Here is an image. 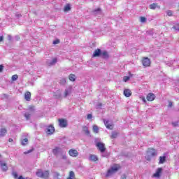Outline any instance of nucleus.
Returning a JSON list of instances; mask_svg holds the SVG:
<instances>
[{"label": "nucleus", "mask_w": 179, "mask_h": 179, "mask_svg": "<svg viewBox=\"0 0 179 179\" xmlns=\"http://www.w3.org/2000/svg\"><path fill=\"white\" fill-rule=\"evenodd\" d=\"M8 142H13V139L9 138V139H8Z\"/></svg>", "instance_id": "6e6d98bb"}, {"label": "nucleus", "mask_w": 179, "mask_h": 179, "mask_svg": "<svg viewBox=\"0 0 179 179\" xmlns=\"http://www.w3.org/2000/svg\"><path fill=\"white\" fill-rule=\"evenodd\" d=\"M162 173H163V168H158L156 172L152 175V177H154L155 178H160Z\"/></svg>", "instance_id": "423d86ee"}, {"label": "nucleus", "mask_w": 179, "mask_h": 179, "mask_svg": "<svg viewBox=\"0 0 179 179\" xmlns=\"http://www.w3.org/2000/svg\"><path fill=\"white\" fill-rule=\"evenodd\" d=\"M24 99L27 101H30V100H31V93L29 91L26 92L24 94Z\"/></svg>", "instance_id": "f8f14e48"}, {"label": "nucleus", "mask_w": 179, "mask_h": 179, "mask_svg": "<svg viewBox=\"0 0 179 179\" xmlns=\"http://www.w3.org/2000/svg\"><path fill=\"white\" fill-rule=\"evenodd\" d=\"M3 71V66L2 64H0V72H2Z\"/></svg>", "instance_id": "a18cd8bd"}, {"label": "nucleus", "mask_w": 179, "mask_h": 179, "mask_svg": "<svg viewBox=\"0 0 179 179\" xmlns=\"http://www.w3.org/2000/svg\"><path fill=\"white\" fill-rule=\"evenodd\" d=\"M101 55L103 56V58H108V52L107 51L101 52Z\"/></svg>", "instance_id": "393cba45"}, {"label": "nucleus", "mask_w": 179, "mask_h": 179, "mask_svg": "<svg viewBox=\"0 0 179 179\" xmlns=\"http://www.w3.org/2000/svg\"><path fill=\"white\" fill-rule=\"evenodd\" d=\"M3 41V36H0V43Z\"/></svg>", "instance_id": "3c124183"}, {"label": "nucleus", "mask_w": 179, "mask_h": 179, "mask_svg": "<svg viewBox=\"0 0 179 179\" xmlns=\"http://www.w3.org/2000/svg\"><path fill=\"white\" fill-rule=\"evenodd\" d=\"M61 159H62V160H66L68 159V157L66 156V154H62L61 155Z\"/></svg>", "instance_id": "c756f323"}, {"label": "nucleus", "mask_w": 179, "mask_h": 179, "mask_svg": "<svg viewBox=\"0 0 179 179\" xmlns=\"http://www.w3.org/2000/svg\"><path fill=\"white\" fill-rule=\"evenodd\" d=\"M173 29H174V30H176V31H179V24H176L175 26H173Z\"/></svg>", "instance_id": "473e14b6"}, {"label": "nucleus", "mask_w": 179, "mask_h": 179, "mask_svg": "<svg viewBox=\"0 0 179 179\" xmlns=\"http://www.w3.org/2000/svg\"><path fill=\"white\" fill-rule=\"evenodd\" d=\"M142 64L145 68L148 66H150V59H149L148 57H143Z\"/></svg>", "instance_id": "0eeeda50"}, {"label": "nucleus", "mask_w": 179, "mask_h": 179, "mask_svg": "<svg viewBox=\"0 0 179 179\" xmlns=\"http://www.w3.org/2000/svg\"><path fill=\"white\" fill-rule=\"evenodd\" d=\"M90 160L91 162H97L99 160V157L95 155H90Z\"/></svg>", "instance_id": "dca6fc26"}, {"label": "nucleus", "mask_w": 179, "mask_h": 179, "mask_svg": "<svg viewBox=\"0 0 179 179\" xmlns=\"http://www.w3.org/2000/svg\"><path fill=\"white\" fill-rule=\"evenodd\" d=\"M146 99L148 101H153L156 99V95L153 93H149L147 94Z\"/></svg>", "instance_id": "6e6552de"}, {"label": "nucleus", "mask_w": 179, "mask_h": 179, "mask_svg": "<svg viewBox=\"0 0 179 179\" xmlns=\"http://www.w3.org/2000/svg\"><path fill=\"white\" fill-rule=\"evenodd\" d=\"M104 124L108 129H113V124H109L108 120L105 121Z\"/></svg>", "instance_id": "4be33fe9"}, {"label": "nucleus", "mask_w": 179, "mask_h": 179, "mask_svg": "<svg viewBox=\"0 0 179 179\" xmlns=\"http://www.w3.org/2000/svg\"><path fill=\"white\" fill-rule=\"evenodd\" d=\"M36 176L37 177H39V178L48 179L50 178V171L46 170L43 171L41 169H38L36 171Z\"/></svg>", "instance_id": "f03ea898"}, {"label": "nucleus", "mask_w": 179, "mask_h": 179, "mask_svg": "<svg viewBox=\"0 0 179 179\" xmlns=\"http://www.w3.org/2000/svg\"><path fill=\"white\" fill-rule=\"evenodd\" d=\"M57 58H54L52 62L50 63V65H54L55 64H57Z\"/></svg>", "instance_id": "72a5a7b5"}, {"label": "nucleus", "mask_w": 179, "mask_h": 179, "mask_svg": "<svg viewBox=\"0 0 179 179\" xmlns=\"http://www.w3.org/2000/svg\"><path fill=\"white\" fill-rule=\"evenodd\" d=\"M166 13H167L168 16H173V11L172 10H168Z\"/></svg>", "instance_id": "ea45409f"}, {"label": "nucleus", "mask_w": 179, "mask_h": 179, "mask_svg": "<svg viewBox=\"0 0 179 179\" xmlns=\"http://www.w3.org/2000/svg\"><path fill=\"white\" fill-rule=\"evenodd\" d=\"M65 83H66V79L62 78V79L60 80V85H65Z\"/></svg>", "instance_id": "c9c22d12"}, {"label": "nucleus", "mask_w": 179, "mask_h": 179, "mask_svg": "<svg viewBox=\"0 0 179 179\" xmlns=\"http://www.w3.org/2000/svg\"><path fill=\"white\" fill-rule=\"evenodd\" d=\"M146 160H148V162H150V157H147Z\"/></svg>", "instance_id": "603ef678"}, {"label": "nucleus", "mask_w": 179, "mask_h": 179, "mask_svg": "<svg viewBox=\"0 0 179 179\" xmlns=\"http://www.w3.org/2000/svg\"><path fill=\"white\" fill-rule=\"evenodd\" d=\"M53 96L55 99H59L61 97V94H56L54 93Z\"/></svg>", "instance_id": "4c0bfd02"}, {"label": "nucleus", "mask_w": 179, "mask_h": 179, "mask_svg": "<svg viewBox=\"0 0 179 179\" xmlns=\"http://www.w3.org/2000/svg\"><path fill=\"white\" fill-rule=\"evenodd\" d=\"M67 179H76V177L75 176V172H73V171H71L69 172Z\"/></svg>", "instance_id": "f3484780"}, {"label": "nucleus", "mask_w": 179, "mask_h": 179, "mask_svg": "<svg viewBox=\"0 0 179 179\" xmlns=\"http://www.w3.org/2000/svg\"><path fill=\"white\" fill-rule=\"evenodd\" d=\"M100 55H101V50L96 49L94 50L92 55V58H96V57H100Z\"/></svg>", "instance_id": "9b49d317"}, {"label": "nucleus", "mask_w": 179, "mask_h": 179, "mask_svg": "<svg viewBox=\"0 0 179 179\" xmlns=\"http://www.w3.org/2000/svg\"><path fill=\"white\" fill-rule=\"evenodd\" d=\"M6 132H7L6 129H5V128L1 129L0 130V135H1V136H5V135H6Z\"/></svg>", "instance_id": "b1692460"}, {"label": "nucleus", "mask_w": 179, "mask_h": 179, "mask_svg": "<svg viewBox=\"0 0 179 179\" xmlns=\"http://www.w3.org/2000/svg\"><path fill=\"white\" fill-rule=\"evenodd\" d=\"M54 132H55V129L53 127L52 125H50L47 129L48 135H52Z\"/></svg>", "instance_id": "1a4fd4ad"}, {"label": "nucleus", "mask_w": 179, "mask_h": 179, "mask_svg": "<svg viewBox=\"0 0 179 179\" xmlns=\"http://www.w3.org/2000/svg\"><path fill=\"white\" fill-rule=\"evenodd\" d=\"M96 146L101 153H104L106 152V144H104V143L98 142L96 143Z\"/></svg>", "instance_id": "7ed1b4c3"}, {"label": "nucleus", "mask_w": 179, "mask_h": 179, "mask_svg": "<svg viewBox=\"0 0 179 179\" xmlns=\"http://www.w3.org/2000/svg\"><path fill=\"white\" fill-rule=\"evenodd\" d=\"M8 38H9V40H10L12 38V37L10 36H8Z\"/></svg>", "instance_id": "4d7b16f0"}, {"label": "nucleus", "mask_w": 179, "mask_h": 179, "mask_svg": "<svg viewBox=\"0 0 179 179\" xmlns=\"http://www.w3.org/2000/svg\"><path fill=\"white\" fill-rule=\"evenodd\" d=\"M18 78H19V76L17 74H15L12 76V80L13 81L17 80Z\"/></svg>", "instance_id": "2f4dec72"}, {"label": "nucleus", "mask_w": 179, "mask_h": 179, "mask_svg": "<svg viewBox=\"0 0 179 179\" xmlns=\"http://www.w3.org/2000/svg\"><path fill=\"white\" fill-rule=\"evenodd\" d=\"M92 114H88L87 115V120H92Z\"/></svg>", "instance_id": "de8ad7c7"}, {"label": "nucleus", "mask_w": 179, "mask_h": 179, "mask_svg": "<svg viewBox=\"0 0 179 179\" xmlns=\"http://www.w3.org/2000/svg\"><path fill=\"white\" fill-rule=\"evenodd\" d=\"M142 101H143L144 103H146V99L145 98V96H143V97H142Z\"/></svg>", "instance_id": "8fccbe9b"}, {"label": "nucleus", "mask_w": 179, "mask_h": 179, "mask_svg": "<svg viewBox=\"0 0 179 179\" xmlns=\"http://www.w3.org/2000/svg\"><path fill=\"white\" fill-rule=\"evenodd\" d=\"M83 132H85V135H87V136H90V131H89V127L84 126L83 127Z\"/></svg>", "instance_id": "2eb2a0df"}, {"label": "nucleus", "mask_w": 179, "mask_h": 179, "mask_svg": "<svg viewBox=\"0 0 179 179\" xmlns=\"http://www.w3.org/2000/svg\"><path fill=\"white\" fill-rule=\"evenodd\" d=\"M69 79L71 82H75V80H76V76H75V74H70L69 76Z\"/></svg>", "instance_id": "a211bd4d"}, {"label": "nucleus", "mask_w": 179, "mask_h": 179, "mask_svg": "<svg viewBox=\"0 0 179 179\" xmlns=\"http://www.w3.org/2000/svg\"><path fill=\"white\" fill-rule=\"evenodd\" d=\"M29 142V140L27 138H24L22 141V145L24 146V145H27V143Z\"/></svg>", "instance_id": "c85d7f7f"}, {"label": "nucleus", "mask_w": 179, "mask_h": 179, "mask_svg": "<svg viewBox=\"0 0 179 179\" xmlns=\"http://www.w3.org/2000/svg\"><path fill=\"white\" fill-rule=\"evenodd\" d=\"M122 179H127V176L123 175V176H122Z\"/></svg>", "instance_id": "864d4df0"}, {"label": "nucleus", "mask_w": 179, "mask_h": 179, "mask_svg": "<svg viewBox=\"0 0 179 179\" xmlns=\"http://www.w3.org/2000/svg\"><path fill=\"white\" fill-rule=\"evenodd\" d=\"M53 155L55 156H58V155H59L60 152H61V148L59 147H55L52 150Z\"/></svg>", "instance_id": "9d476101"}, {"label": "nucleus", "mask_w": 179, "mask_h": 179, "mask_svg": "<svg viewBox=\"0 0 179 179\" xmlns=\"http://www.w3.org/2000/svg\"><path fill=\"white\" fill-rule=\"evenodd\" d=\"M30 115H31L30 113H26L24 114V117H25L26 120H30Z\"/></svg>", "instance_id": "f704fd0d"}, {"label": "nucleus", "mask_w": 179, "mask_h": 179, "mask_svg": "<svg viewBox=\"0 0 179 179\" xmlns=\"http://www.w3.org/2000/svg\"><path fill=\"white\" fill-rule=\"evenodd\" d=\"M124 95L125 97H131V96H132V92H131L129 89H125L124 90Z\"/></svg>", "instance_id": "ddd939ff"}, {"label": "nucleus", "mask_w": 179, "mask_h": 179, "mask_svg": "<svg viewBox=\"0 0 179 179\" xmlns=\"http://www.w3.org/2000/svg\"><path fill=\"white\" fill-rule=\"evenodd\" d=\"M140 22H141V23H146V17H140Z\"/></svg>", "instance_id": "7c9ffc66"}, {"label": "nucleus", "mask_w": 179, "mask_h": 179, "mask_svg": "<svg viewBox=\"0 0 179 179\" xmlns=\"http://www.w3.org/2000/svg\"><path fill=\"white\" fill-rule=\"evenodd\" d=\"M29 110H31V111H34V106H29Z\"/></svg>", "instance_id": "c03bdc74"}, {"label": "nucleus", "mask_w": 179, "mask_h": 179, "mask_svg": "<svg viewBox=\"0 0 179 179\" xmlns=\"http://www.w3.org/2000/svg\"><path fill=\"white\" fill-rule=\"evenodd\" d=\"M118 136V133L114 131L112 133V135L110 136L111 139H115Z\"/></svg>", "instance_id": "bb28decb"}, {"label": "nucleus", "mask_w": 179, "mask_h": 179, "mask_svg": "<svg viewBox=\"0 0 179 179\" xmlns=\"http://www.w3.org/2000/svg\"><path fill=\"white\" fill-rule=\"evenodd\" d=\"M69 155L71 157H78V156H79V152L73 148H71L69 150Z\"/></svg>", "instance_id": "39448f33"}, {"label": "nucleus", "mask_w": 179, "mask_h": 179, "mask_svg": "<svg viewBox=\"0 0 179 179\" xmlns=\"http://www.w3.org/2000/svg\"><path fill=\"white\" fill-rule=\"evenodd\" d=\"M71 10V4L68 3L64 6V12H69Z\"/></svg>", "instance_id": "5701e85b"}, {"label": "nucleus", "mask_w": 179, "mask_h": 179, "mask_svg": "<svg viewBox=\"0 0 179 179\" xmlns=\"http://www.w3.org/2000/svg\"><path fill=\"white\" fill-rule=\"evenodd\" d=\"M60 128H66L68 127V121L64 118L58 119Z\"/></svg>", "instance_id": "20e7f679"}, {"label": "nucleus", "mask_w": 179, "mask_h": 179, "mask_svg": "<svg viewBox=\"0 0 179 179\" xmlns=\"http://www.w3.org/2000/svg\"><path fill=\"white\" fill-rule=\"evenodd\" d=\"M166 162V156L159 157V164H163Z\"/></svg>", "instance_id": "aec40b11"}, {"label": "nucleus", "mask_w": 179, "mask_h": 179, "mask_svg": "<svg viewBox=\"0 0 179 179\" xmlns=\"http://www.w3.org/2000/svg\"><path fill=\"white\" fill-rule=\"evenodd\" d=\"M148 153H150V155L152 157L156 156L157 155V153L156 152V150L152 148H148Z\"/></svg>", "instance_id": "4468645a"}, {"label": "nucleus", "mask_w": 179, "mask_h": 179, "mask_svg": "<svg viewBox=\"0 0 179 179\" xmlns=\"http://www.w3.org/2000/svg\"><path fill=\"white\" fill-rule=\"evenodd\" d=\"M100 10H101L100 8H98L97 10H95L94 12H100Z\"/></svg>", "instance_id": "5fc2aeb1"}, {"label": "nucleus", "mask_w": 179, "mask_h": 179, "mask_svg": "<svg viewBox=\"0 0 179 179\" xmlns=\"http://www.w3.org/2000/svg\"><path fill=\"white\" fill-rule=\"evenodd\" d=\"M18 179H29V178H24V177L22 176H20L18 177Z\"/></svg>", "instance_id": "49530a36"}, {"label": "nucleus", "mask_w": 179, "mask_h": 179, "mask_svg": "<svg viewBox=\"0 0 179 179\" xmlns=\"http://www.w3.org/2000/svg\"><path fill=\"white\" fill-rule=\"evenodd\" d=\"M53 44H59V39H57L55 41H53Z\"/></svg>", "instance_id": "37998d69"}, {"label": "nucleus", "mask_w": 179, "mask_h": 179, "mask_svg": "<svg viewBox=\"0 0 179 179\" xmlns=\"http://www.w3.org/2000/svg\"><path fill=\"white\" fill-rule=\"evenodd\" d=\"M120 169H121V166H120V164H113V166H111L110 169L108 170L106 177H110L113 176V174H114L115 173H117V171H118Z\"/></svg>", "instance_id": "f257e3e1"}, {"label": "nucleus", "mask_w": 179, "mask_h": 179, "mask_svg": "<svg viewBox=\"0 0 179 179\" xmlns=\"http://www.w3.org/2000/svg\"><path fill=\"white\" fill-rule=\"evenodd\" d=\"M33 150H34V148H32L31 150H29L28 151L24 152V155H29V153H31V152H33Z\"/></svg>", "instance_id": "e433bc0d"}, {"label": "nucleus", "mask_w": 179, "mask_h": 179, "mask_svg": "<svg viewBox=\"0 0 179 179\" xmlns=\"http://www.w3.org/2000/svg\"><path fill=\"white\" fill-rule=\"evenodd\" d=\"M129 79H130L129 76H124V77L123 78V80H124V82H128V80H129Z\"/></svg>", "instance_id": "58836bf2"}, {"label": "nucleus", "mask_w": 179, "mask_h": 179, "mask_svg": "<svg viewBox=\"0 0 179 179\" xmlns=\"http://www.w3.org/2000/svg\"><path fill=\"white\" fill-rule=\"evenodd\" d=\"M156 8H160V6H159L157 3H153L152 4L150 5V9H156Z\"/></svg>", "instance_id": "6ab92c4d"}, {"label": "nucleus", "mask_w": 179, "mask_h": 179, "mask_svg": "<svg viewBox=\"0 0 179 179\" xmlns=\"http://www.w3.org/2000/svg\"><path fill=\"white\" fill-rule=\"evenodd\" d=\"M12 176H13V178H15V179H18L19 178V177L17 176V172H16V171H13L12 173Z\"/></svg>", "instance_id": "cd10ccee"}, {"label": "nucleus", "mask_w": 179, "mask_h": 179, "mask_svg": "<svg viewBox=\"0 0 179 179\" xmlns=\"http://www.w3.org/2000/svg\"><path fill=\"white\" fill-rule=\"evenodd\" d=\"M69 94V91L68 90H66L64 92V97H66Z\"/></svg>", "instance_id": "a19ab883"}, {"label": "nucleus", "mask_w": 179, "mask_h": 179, "mask_svg": "<svg viewBox=\"0 0 179 179\" xmlns=\"http://www.w3.org/2000/svg\"><path fill=\"white\" fill-rule=\"evenodd\" d=\"M172 125H173V127H178V122H172Z\"/></svg>", "instance_id": "79ce46f5"}, {"label": "nucleus", "mask_w": 179, "mask_h": 179, "mask_svg": "<svg viewBox=\"0 0 179 179\" xmlns=\"http://www.w3.org/2000/svg\"><path fill=\"white\" fill-rule=\"evenodd\" d=\"M169 107H173V102L171 101L169 102Z\"/></svg>", "instance_id": "09e8293b"}, {"label": "nucleus", "mask_w": 179, "mask_h": 179, "mask_svg": "<svg viewBox=\"0 0 179 179\" xmlns=\"http://www.w3.org/2000/svg\"><path fill=\"white\" fill-rule=\"evenodd\" d=\"M92 129L94 134H99V127H97L96 125H94Z\"/></svg>", "instance_id": "a878e982"}, {"label": "nucleus", "mask_w": 179, "mask_h": 179, "mask_svg": "<svg viewBox=\"0 0 179 179\" xmlns=\"http://www.w3.org/2000/svg\"><path fill=\"white\" fill-rule=\"evenodd\" d=\"M1 166L3 171H8V165H6V163H1Z\"/></svg>", "instance_id": "412c9836"}]
</instances>
